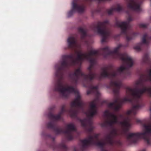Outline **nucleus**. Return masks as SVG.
<instances>
[{
    "label": "nucleus",
    "instance_id": "f257e3e1",
    "mask_svg": "<svg viewBox=\"0 0 151 151\" xmlns=\"http://www.w3.org/2000/svg\"><path fill=\"white\" fill-rule=\"evenodd\" d=\"M68 41L70 46L74 49L75 54L76 56V59L73 61V63L80 64L82 61L86 60L90 64L88 68L89 70L88 74H85L83 73L81 68L79 67L70 75V77L74 83L77 84L81 83L84 86H85V83H88L97 77L96 74L92 71V69L97 62L96 58L93 56L98 54V51L93 48H91L86 52H83L81 50L80 45L76 42L74 37H70ZM123 46L122 44H119L112 51L111 50L108 46H106L101 49L105 55H110L113 58L119 59L123 63L116 70L111 69L109 66L102 68L100 74L97 76L99 79L106 78H110L115 77L121 74L125 70L133 66L134 60L130 55L126 53H120L119 52V49Z\"/></svg>",
    "mask_w": 151,
    "mask_h": 151
},
{
    "label": "nucleus",
    "instance_id": "f03ea898",
    "mask_svg": "<svg viewBox=\"0 0 151 151\" xmlns=\"http://www.w3.org/2000/svg\"><path fill=\"white\" fill-rule=\"evenodd\" d=\"M109 85L111 86L114 87L113 91L115 95V98L113 102L108 104V106L111 109L117 111L120 108L122 103L128 101H124V98L121 101L117 96L119 92V89L122 86L121 80L117 78L111 80ZM133 99L135 100L137 103L133 105L131 108L127 110L124 114H119L116 115L108 110H106L104 113V116L108 118V119L106 122H104L101 124L102 127H106V124L110 127L118 124L124 128V129L122 130L118 128H113L109 134L106 135L104 139L100 140L98 139L99 135V134L89 136L81 141L82 148L84 149L90 145L95 144L101 149V151H108L105 147V145H113L114 143L113 139L114 138L122 135L124 132L128 130L132 125L130 122L131 116L136 115L142 107L141 98H132L129 101H131Z\"/></svg>",
    "mask_w": 151,
    "mask_h": 151
},
{
    "label": "nucleus",
    "instance_id": "7ed1b4c3",
    "mask_svg": "<svg viewBox=\"0 0 151 151\" xmlns=\"http://www.w3.org/2000/svg\"><path fill=\"white\" fill-rule=\"evenodd\" d=\"M147 75H142L137 80L134 85V88L128 87L126 88V96L124 98L125 101H129L132 98L136 99L141 98L142 96L145 93H147L151 96V86H144L140 89L137 88L143 85V82L147 81H150V69L147 71Z\"/></svg>",
    "mask_w": 151,
    "mask_h": 151
},
{
    "label": "nucleus",
    "instance_id": "20e7f679",
    "mask_svg": "<svg viewBox=\"0 0 151 151\" xmlns=\"http://www.w3.org/2000/svg\"><path fill=\"white\" fill-rule=\"evenodd\" d=\"M92 93H94L96 98L91 101L90 103L88 110L86 114L87 118L83 119H80L82 126L87 131H91L94 127L92 125L91 119L97 114V104L98 97L101 95V93L98 90V86H91L89 89L87 91V93L89 94Z\"/></svg>",
    "mask_w": 151,
    "mask_h": 151
},
{
    "label": "nucleus",
    "instance_id": "39448f33",
    "mask_svg": "<svg viewBox=\"0 0 151 151\" xmlns=\"http://www.w3.org/2000/svg\"><path fill=\"white\" fill-rule=\"evenodd\" d=\"M56 81L55 91L59 92L62 97H66V82L65 79L66 72V55L62 56L61 61L55 65Z\"/></svg>",
    "mask_w": 151,
    "mask_h": 151
},
{
    "label": "nucleus",
    "instance_id": "423d86ee",
    "mask_svg": "<svg viewBox=\"0 0 151 151\" xmlns=\"http://www.w3.org/2000/svg\"><path fill=\"white\" fill-rule=\"evenodd\" d=\"M139 138H143L147 144L151 145V122L143 124L142 132L129 133L127 135V141L131 144L135 143Z\"/></svg>",
    "mask_w": 151,
    "mask_h": 151
},
{
    "label": "nucleus",
    "instance_id": "0eeeda50",
    "mask_svg": "<svg viewBox=\"0 0 151 151\" xmlns=\"http://www.w3.org/2000/svg\"><path fill=\"white\" fill-rule=\"evenodd\" d=\"M54 106H52L50 109V112L48 114V117L49 119L52 121H50L47 123L46 126L47 128L53 129L56 134H66V129L62 128H59L57 127L54 123L55 122L61 119V115L65 111L66 105H63L62 106L60 112L57 115H54L51 112L54 109Z\"/></svg>",
    "mask_w": 151,
    "mask_h": 151
},
{
    "label": "nucleus",
    "instance_id": "6e6552de",
    "mask_svg": "<svg viewBox=\"0 0 151 151\" xmlns=\"http://www.w3.org/2000/svg\"><path fill=\"white\" fill-rule=\"evenodd\" d=\"M67 93H73L75 95V98L71 104V109L70 114L71 117L75 118L78 112L80 109H82L83 104L82 96L78 91L73 87L67 85Z\"/></svg>",
    "mask_w": 151,
    "mask_h": 151
},
{
    "label": "nucleus",
    "instance_id": "1a4fd4ad",
    "mask_svg": "<svg viewBox=\"0 0 151 151\" xmlns=\"http://www.w3.org/2000/svg\"><path fill=\"white\" fill-rule=\"evenodd\" d=\"M133 19L131 17L129 16L126 21H118L116 23V26L120 28L121 33L125 36L126 40L127 41L134 39L138 34L137 33H134L132 35H130L129 32L128 31V30L130 27L129 23Z\"/></svg>",
    "mask_w": 151,
    "mask_h": 151
},
{
    "label": "nucleus",
    "instance_id": "9d476101",
    "mask_svg": "<svg viewBox=\"0 0 151 151\" xmlns=\"http://www.w3.org/2000/svg\"><path fill=\"white\" fill-rule=\"evenodd\" d=\"M108 24V20H105L102 22H99L93 28V30L102 37V42H106L109 37V31L106 27V25Z\"/></svg>",
    "mask_w": 151,
    "mask_h": 151
},
{
    "label": "nucleus",
    "instance_id": "9b49d317",
    "mask_svg": "<svg viewBox=\"0 0 151 151\" xmlns=\"http://www.w3.org/2000/svg\"><path fill=\"white\" fill-rule=\"evenodd\" d=\"M85 10V6L83 5L79 4L77 1L74 0L72 3V9L68 13V17H70L75 12L81 13Z\"/></svg>",
    "mask_w": 151,
    "mask_h": 151
},
{
    "label": "nucleus",
    "instance_id": "f8f14e48",
    "mask_svg": "<svg viewBox=\"0 0 151 151\" xmlns=\"http://www.w3.org/2000/svg\"><path fill=\"white\" fill-rule=\"evenodd\" d=\"M150 39H151V37H149L147 34H145L142 38L141 42L134 46L133 49L136 51H141L143 45H148L149 43V40Z\"/></svg>",
    "mask_w": 151,
    "mask_h": 151
},
{
    "label": "nucleus",
    "instance_id": "ddd939ff",
    "mask_svg": "<svg viewBox=\"0 0 151 151\" xmlns=\"http://www.w3.org/2000/svg\"><path fill=\"white\" fill-rule=\"evenodd\" d=\"M128 8L137 12L141 10L140 3L137 0H126Z\"/></svg>",
    "mask_w": 151,
    "mask_h": 151
},
{
    "label": "nucleus",
    "instance_id": "4468645a",
    "mask_svg": "<svg viewBox=\"0 0 151 151\" xmlns=\"http://www.w3.org/2000/svg\"><path fill=\"white\" fill-rule=\"evenodd\" d=\"M75 130L76 128L73 124H67V141L73 139L72 133Z\"/></svg>",
    "mask_w": 151,
    "mask_h": 151
},
{
    "label": "nucleus",
    "instance_id": "2eb2a0df",
    "mask_svg": "<svg viewBox=\"0 0 151 151\" xmlns=\"http://www.w3.org/2000/svg\"><path fill=\"white\" fill-rule=\"evenodd\" d=\"M122 9V6L119 4H117L107 10L108 14L110 15L113 14L115 11L119 12Z\"/></svg>",
    "mask_w": 151,
    "mask_h": 151
},
{
    "label": "nucleus",
    "instance_id": "dca6fc26",
    "mask_svg": "<svg viewBox=\"0 0 151 151\" xmlns=\"http://www.w3.org/2000/svg\"><path fill=\"white\" fill-rule=\"evenodd\" d=\"M150 55V53H146L142 57V61L143 63L146 62L148 60Z\"/></svg>",
    "mask_w": 151,
    "mask_h": 151
},
{
    "label": "nucleus",
    "instance_id": "f3484780",
    "mask_svg": "<svg viewBox=\"0 0 151 151\" xmlns=\"http://www.w3.org/2000/svg\"><path fill=\"white\" fill-rule=\"evenodd\" d=\"M79 31L81 34V37L83 38L86 35V31L82 28L80 27L78 29Z\"/></svg>",
    "mask_w": 151,
    "mask_h": 151
},
{
    "label": "nucleus",
    "instance_id": "a211bd4d",
    "mask_svg": "<svg viewBox=\"0 0 151 151\" xmlns=\"http://www.w3.org/2000/svg\"><path fill=\"white\" fill-rule=\"evenodd\" d=\"M58 148L62 149H64L66 148V145L65 142L63 141L61 143L59 144L57 146Z\"/></svg>",
    "mask_w": 151,
    "mask_h": 151
},
{
    "label": "nucleus",
    "instance_id": "6ab92c4d",
    "mask_svg": "<svg viewBox=\"0 0 151 151\" xmlns=\"http://www.w3.org/2000/svg\"><path fill=\"white\" fill-rule=\"evenodd\" d=\"M147 24L145 23H142L140 24V26L141 27L145 28L147 27Z\"/></svg>",
    "mask_w": 151,
    "mask_h": 151
},
{
    "label": "nucleus",
    "instance_id": "aec40b11",
    "mask_svg": "<svg viewBox=\"0 0 151 151\" xmlns=\"http://www.w3.org/2000/svg\"><path fill=\"white\" fill-rule=\"evenodd\" d=\"M116 144L117 145L119 146L121 145H122V143L120 141L118 140L116 141Z\"/></svg>",
    "mask_w": 151,
    "mask_h": 151
},
{
    "label": "nucleus",
    "instance_id": "412c9836",
    "mask_svg": "<svg viewBox=\"0 0 151 151\" xmlns=\"http://www.w3.org/2000/svg\"><path fill=\"white\" fill-rule=\"evenodd\" d=\"M50 138L52 139V141H53V143H54L55 145H56L55 144V138L54 137H50Z\"/></svg>",
    "mask_w": 151,
    "mask_h": 151
},
{
    "label": "nucleus",
    "instance_id": "4be33fe9",
    "mask_svg": "<svg viewBox=\"0 0 151 151\" xmlns=\"http://www.w3.org/2000/svg\"><path fill=\"white\" fill-rule=\"evenodd\" d=\"M149 76L150 78V81L151 82V68L150 69V76Z\"/></svg>",
    "mask_w": 151,
    "mask_h": 151
},
{
    "label": "nucleus",
    "instance_id": "5701e85b",
    "mask_svg": "<svg viewBox=\"0 0 151 151\" xmlns=\"http://www.w3.org/2000/svg\"><path fill=\"white\" fill-rule=\"evenodd\" d=\"M140 151H146V150L145 149H143Z\"/></svg>",
    "mask_w": 151,
    "mask_h": 151
},
{
    "label": "nucleus",
    "instance_id": "b1692460",
    "mask_svg": "<svg viewBox=\"0 0 151 151\" xmlns=\"http://www.w3.org/2000/svg\"><path fill=\"white\" fill-rule=\"evenodd\" d=\"M52 148H53L54 149H55V147L54 146L52 147Z\"/></svg>",
    "mask_w": 151,
    "mask_h": 151
},
{
    "label": "nucleus",
    "instance_id": "393cba45",
    "mask_svg": "<svg viewBox=\"0 0 151 151\" xmlns=\"http://www.w3.org/2000/svg\"><path fill=\"white\" fill-rule=\"evenodd\" d=\"M68 57L67 56V57H66L67 59V58Z\"/></svg>",
    "mask_w": 151,
    "mask_h": 151
},
{
    "label": "nucleus",
    "instance_id": "a878e982",
    "mask_svg": "<svg viewBox=\"0 0 151 151\" xmlns=\"http://www.w3.org/2000/svg\"><path fill=\"white\" fill-rule=\"evenodd\" d=\"M107 88H110V87H107Z\"/></svg>",
    "mask_w": 151,
    "mask_h": 151
}]
</instances>
